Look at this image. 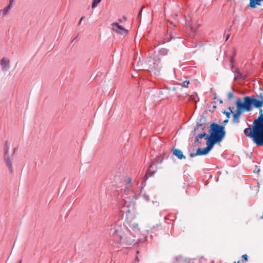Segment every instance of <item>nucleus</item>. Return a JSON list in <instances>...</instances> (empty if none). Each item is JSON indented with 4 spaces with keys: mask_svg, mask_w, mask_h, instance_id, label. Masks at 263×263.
Instances as JSON below:
<instances>
[{
    "mask_svg": "<svg viewBox=\"0 0 263 263\" xmlns=\"http://www.w3.org/2000/svg\"><path fill=\"white\" fill-rule=\"evenodd\" d=\"M109 234L117 239L118 243L130 246L135 242V236L120 221L117 222L109 231Z\"/></svg>",
    "mask_w": 263,
    "mask_h": 263,
    "instance_id": "f257e3e1",
    "label": "nucleus"
},
{
    "mask_svg": "<svg viewBox=\"0 0 263 263\" xmlns=\"http://www.w3.org/2000/svg\"><path fill=\"white\" fill-rule=\"evenodd\" d=\"M260 116L255 120L253 124L255 126L252 128L249 126L244 130L245 135L253 139L254 143L258 146L263 145V114L262 109H259Z\"/></svg>",
    "mask_w": 263,
    "mask_h": 263,
    "instance_id": "f03ea898",
    "label": "nucleus"
},
{
    "mask_svg": "<svg viewBox=\"0 0 263 263\" xmlns=\"http://www.w3.org/2000/svg\"><path fill=\"white\" fill-rule=\"evenodd\" d=\"M162 68V64L159 58L149 57L142 64V68L144 70L153 73L155 76H159Z\"/></svg>",
    "mask_w": 263,
    "mask_h": 263,
    "instance_id": "7ed1b4c3",
    "label": "nucleus"
},
{
    "mask_svg": "<svg viewBox=\"0 0 263 263\" xmlns=\"http://www.w3.org/2000/svg\"><path fill=\"white\" fill-rule=\"evenodd\" d=\"M209 132L210 136L220 142L223 140L226 135L224 127L216 123H213L211 124Z\"/></svg>",
    "mask_w": 263,
    "mask_h": 263,
    "instance_id": "20e7f679",
    "label": "nucleus"
},
{
    "mask_svg": "<svg viewBox=\"0 0 263 263\" xmlns=\"http://www.w3.org/2000/svg\"><path fill=\"white\" fill-rule=\"evenodd\" d=\"M243 102L249 111L252 110V106L259 108L263 106V95L260 94L259 99L255 98L254 96L245 97Z\"/></svg>",
    "mask_w": 263,
    "mask_h": 263,
    "instance_id": "39448f33",
    "label": "nucleus"
},
{
    "mask_svg": "<svg viewBox=\"0 0 263 263\" xmlns=\"http://www.w3.org/2000/svg\"><path fill=\"white\" fill-rule=\"evenodd\" d=\"M236 105L237 107V110L235 113L233 114V122L236 123L239 122V118L243 111H249L247 109L245 104L242 102L240 99H238L236 102Z\"/></svg>",
    "mask_w": 263,
    "mask_h": 263,
    "instance_id": "423d86ee",
    "label": "nucleus"
},
{
    "mask_svg": "<svg viewBox=\"0 0 263 263\" xmlns=\"http://www.w3.org/2000/svg\"><path fill=\"white\" fill-rule=\"evenodd\" d=\"M9 149V145L7 141H5L4 145V161L6 164V165L10 171L12 173L13 172V167L11 162V159L9 156L8 152Z\"/></svg>",
    "mask_w": 263,
    "mask_h": 263,
    "instance_id": "0eeeda50",
    "label": "nucleus"
},
{
    "mask_svg": "<svg viewBox=\"0 0 263 263\" xmlns=\"http://www.w3.org/2000/svg\"><path fill=\"white\" fill-rule=\"evenodd\" d=\"M111 25L112 30L119 34L124 35L127 34L128 32L126 29L120 25L118 23H112Z\"/></svg>",
    "mask_w": 263,
    "mask_h": 263,
    "instance_id": "6e6552de",
    "label": "nucleus"
},
{
    "mask_svg": "<svg viewBox=\"0 0 263 263\" xmlns=\"http://www.w3.org/2000/svg\"><path fill=\"white\" fill-rule=\"evenodd\" d=\"M205 140H206V147L210 151L211 149H212L214 145L216 143H219L218 140H216L215 139L212 138L211 136H207L206 137Z\"/></svg>",
    "mask_w": 263,
    "mask_h": 263,
    "instance_id": "1a4fd4ad",
    "label": "nucleus"
},
{
    "mask_svg": "<svg viewBox=\"0 0 263 263\" xmlns=\"http://www.w3.org/2000/svg\"><path fill=\"white\" fill-rule=\"evenodd\" d=\"M10 60L7 58H3L0 60V65L3 71H7L10 68Z\"/></svg>",
    "mask_w": 263,
    "mask_h": 263,
    "instance_id": "9d476101",
    "label": "nucleus"
},
{
    "mask_svg": "<svg viewBox=\"0 0 263 263\" xmlns=\"http://www.w3.org/2000/svg\"><path fill=\"white\" fill-rule=\"evenodd\" d=\"M173 154L179 159H185V156L183 154L182 151L178 148L173 149Z\"/></svg>",
    "mask_w": 263,
    "mask_h": 263,
    "instance_id": "9b49d317",
    "label": "nucleus"
},
{
    "mask_svg": "<svg viewBox=\"0 0 263 263\" xmlns=\"http://www.w3.org/2000/svg\"><path fill=\"white\" fill-rule=\"evenodd\" d=\"M197 154L198 155H205L207 154L210 151L205 147L203 148H198L197 149Z\"/></svg>",
    "mask_w": 263,
    "mask_h": 263,
    "instance_id": "f8f14e48",
    "label": "nucleus"
},
{
    "mask_svg": "<svg viewBox=\"0 0 263 263\" xmlns=\"http://www.w3.org/2000/svg\"><path fill=\"white\" fill-rule=\"evenodd\" d=\"M263 0H250L249 6L251 8H255L257 5H260V2Z\"/></svg>",
    "mask_w": 263,
    "mask_h": 263,
    "instance_id": "ddd939ff",
    "label": "nucleus"
},
{
    "mask_svg": "<svg viewBox=\"0 0 263 263\" xmlns=\"http://www.w3.org/2000/svg\"><path fill=\"white\" fill-rule=\"evenodd\" d=\"M233 72L236 73L237 74V76L235 77V79H236V78L245 79L246 78V76L241 73V72L239 70V69L237 68H236L235 70L233 71Z\"/></svg>",
    "mask_w": 263,
    "mask_h": 263,
    "instance_id": "4468645a",
    "label": "nucleus"
},
{
    "mask_svg": "<svg viewBox=\"0 0 263 263\" xmlns=\"http://www.w3.org/2000/svg\"><path fill=\"white\" fill-rule=\"evenodd\" d=\"M11 7V3H9V5L6 7L3 10H2L3 12V16H4L7 14Z\"/></svg>",
    "mask_w": 263,
    "mask_h": 263,
    "instance_id": "2eb2a0df",
    "label": "nucleus"
},
{
    "mask_svg": "<svg viewBox=\"0 0 263 263\" xmlns=\"http://www.w3.org/2000/svg\"><path fill=\"white\" fill-rule=\"evenodd\" d=\"M168 53V50L166 48H161L159 51V53L163 56L166 55Z\"/></svg>",
    "mask_w": 263,
    "mask_h": 263,
    "instance_id": "dca6fc26",
    "label": "nucleus"
},
{
    "mask_svg": "<svg viewBox=\"0 0 263 263\" xmlns=\"http://www.w3.org/2000/svg\"><path fill=\"white\" fill-rule=\"evenodd\" d=\"M199 128L203 130L205 128V126L203 124L198 122L197 123V127L195 128L194 131L198 130Z\"/></svg>",
    "mask_w": 263,
    "mask_h": 263,
    "instance_id": "f3484780",
    "label": "nucleus"
},
{
    "mask_svg": "<svg viewBox=\"0 0 263 263\" xmlns=\"http://www.w3.org/2000/svg\"><path fill=\"white\" fill-rule=\"evenodd\" d=\"M152 167H153V164L150 165L149 167L148 168V169L147 170V174L149 177L152 176L155 173V171H151V168Z\"/></svg>",
    "mask_w": 263,
    "mask_h": 263,
    "instance_id": "a211bd4d",
    "label": "nucleus"
},
{
    "mask_svg": "<svg viewBox=\"0 0 263 263\" xmlns=\"http://www.w3.org/2000/svg\"><path fill=\"white\" fill-rule=\"evenodd\" d=\"M207 136H209V135H208L205 132H203L202 133H200V134H198L196 137H197V138H205V139L206 138V137Z\"/></svg>",
    "mask_w": 263,
    "mask_h": 263,
    "instance_id": "6ab92c4d",
    "label": "nucleus"
},
{
    "mask_svg": "<svg viewBox=\"0 0 263 263\" xmlns=\"http://www.w3.org/2000/svg\"><path fill=\"white\" fill-rule=\"evenodd\" d=\"M101 0H93L92 4V8H95L97 7L98 4L100 3Z\"/></svg>",
    "mask_w": 263,
    "mask_h": 263,
    "instance_id": "aec40b11",
    "label": "nucleus"
},
{
    "mask_svg": "<svg viewBox=\"0 0 263 263\" xmlns=\"http://www.w3.org/2000/svg\"><path fill=\"white\" fill-rule=\"evenodd\" d=\"M142 197L146 201H147V202L149 201L150 198L149 197V196L147 194H144L142 195Z\"/></svg>",
    "mask_w": 263,
    "mask_h": 263,
    "instance_id": "412c9836",
    "label": "nucleus"
},
{
    "mask_svg": "<svg viewBox=\"0 0 263 263\" xmlns=\"http://www.w3.org/2000/svg\"><path fill=\"white\" fill-rule=\"evenodd\" d=\"M190 83V81H184L182 84V87H186V88H187L188 87V85Z\"/></svg>",
    "mask_w": 263,
    "mask_h": 263,
    "instance_id": "4be33fe9",
    "label": "nucleus"
},
{
    "mask_svg": "<svg viewBox=\"0 0 263 263\" xmlns=\"http://www.w3.org/2000/svg\"><path fill=\"white\" fill-rule=\"evenodd\" d=\"M228 98L229 100H231L234 98V94L233 91H230L228 93Z\"/></svg>",
    "mask_w": 263,
    "mask_h": 263,
    "instance_id": "5701e85b",
    "label": "nucleus"
},
{
    "mask_svg": "<svg viewBox=\"0 0 263 263\" xmlns=\"http://www.w3.org/2000/svg\"><path fill=\"white\" fill-rule=\"evenodd\" d=\"M187 26L188 27L190 28V29L192 32H195L196 31V29L193 26H192L191 24H187Z\"/></svg>",
    "mask_w": 263,
    "mask_h": 263,
    "instance_id": "b1692460",
    "label": "nucleus"
},
{
    "mask_svg": "<svg viewBox=\"0 0 263 263\" xmlns=\"http://www.w3.org/2000/svg\"><path fill=\"white\" fill-rule=\"evenodd\" d=\"M223 113L226 115L227 118H230L231 116V112L224 111Z\"/></svg>",
    "mask_w": 263,
    "mask_h": 263,
    "instance_id": "393cba45",
    "label": "nucleus"
},
{
    "mask_svg": "<svg viewBox=\"0 0 263 263\" xmlns=\"http://www.w3.org/2000/svg\"><path fill=\"white\" fill-rule=\"evenodd\" d=\"M248 255L247 254H243L242 255V260H245L246 261H247L248 260Z\"/></svg>",
    "mask_w": 263,
    "mask_h": 263,
    "instance_id": "a878e982",
    "label": "nucleus"
},
{
    "mask_svg": "<svg viewBox=\"0 0 263 263\" xmlns=\"http://www.w3.org/2000/svg\"><path fill=\"white\" fill-rule=\"evenodd\" d=\"M196 156H198V154H197V152L195 153H190V156L192 158Z\"/></svg>",
    "mask_w": 263,
    "mask_h": 263,
    "instance_id": "bb28decb",
    "label": "nucleus"
},
{
    "mask_svg": "<svg viewBox=\"0 0 263 263\" xmlns=\"http://www.w3.org/2000/svg\"><path fill=\"white\" fill-rule=\"evenodd\" d=\"M144 7H142L141 8V9H140V10L139 11V13H138V14L137 15V18H139V17H140V15L142 13V12L143 11V9Z\"/></svg>",
    "mask_w": 263,
    "mask_h": 263,
    "instance_id": "cd10ccee",
    "label": "nucleus"
},
{
    "mask_svg": "<svg viewBox=\"0 0 263 263\" xmlns=\"http://www.w3.org/2000/svg\"><path fill=\"white\" fill-rule=\"evenodd\" d=\"M233 108H234V107H232L231 106H229L228 107V109L230 110L229 112H231V113L234 114V112L233 111Z\"/></svg>",
    "mask_w": 263,
    "mask_h": 263,
    "instance_id": "c85d7f7f",
    "label": "nucleus"
},
{
    "mask_svg": "<svg viewBox=\"0 0 263 263\" xmlns=\"http://www.w3.org/2000/svg\"><path fill=\"white\" fill-rule=\"evenodd\" d=\"M234 58L231 57L230 59V64H234Z\"/></svg>",
    "mask_w": 263,
    "mask_h": 263,
    "instance_id": "c756f323",
    "label": "nucleus"
},
{
    "mask_svg": "<svg viewBox=\"0 0 263 263\" xmlns=\"http://www.w3.org/2000/svg\"><path fill=\"white\" fill-rule=\"evenodd\" d=\"M195 142H197L198 143H200V142L199 141V138H197V137L196 136L195 138Z\"/></svg>",
    "mask_w": 263,
    "mask_h": 263,
    "instance_id": "7c9ffc66",
    "label": "nucleus"
},
{
    "mask_svg": "<svg viewBox=\"0 0 263 263\" xmlns=\"http://www.w3.org/2000/svg\"><path fill=\"white\" fill-rule=\"evenodd\" d=\"M229 122L228 118L223 121V124H226Z\"/></svg>",
    "mask_w": 263,
    "mask_h": 263,
    "instance_id": "2f4dec72",
    "label": "nucleus"
},
{
    "mask_svg": "<svg viewBox=\"0 0 263 263\" xmlns=\"http://www.w3.org/2000/svg\"><path fill=\"white\" fill-rule=\"evenodd\" d=\"M83 18H84L83 17H82L80 18V21H79V25H80V24H81V22H82V20H83Z\"/></svg>",
    "mask_w": 263,
    "mask_h": 263,
    "instance_id": "473e14b6",
    "label": "nucleus"
},
{
    "mask_svg": "<svg viewBox=\"0 0 263 263\" xmlns=\"http://www.w3.org/2000/svg\"><path fill=\"white\" fill-rule=\"evenodd\" d=\"M139 259L138 257V256H136V257H135V262H139Z\"/></svg>",
    "mask_w": 263,
    "mask_h": 263,
    "instance_id": "72a5a7b5",
    "label": "nucleus"
},
{
    "mask_svg": "<svg viewBox=\"0 0 263 263\" xmlns=\"http://www.w3.org/2000/svg\"><path fill=\"white\" fill-rule=\"evenodd\" d=\"M236 51H235V50H234V53L233 54V55H232V57H233V58H234V57H235V56L236 55Z\"/></svg>",
    "mask_w": 263,
    "mask_h": 263,
    "instance_id": "f704fd0d",
    "label": "nucleus"
},
{
    "mask_svg": "<svg viewBox=\"0 0 263 263\" xmlns=\"http://www.w3.org/2000/svg\"><path fill=\"white\" fill-rule=\"evenodd\" d=\"M16 149V148H14L13 149V153H12V157H13V154H14V153H15V152Z\"/></svg>",
    "mask_w": 263,
    "mask_h": 263,
    "instance_id": "c9c22d12",
    "label": "nucleus"
},
{
    "mask_svg": "<svg viewBox=\"0 0 263 263\" xmlns=\"http://www.w3.org/2000/svg\"><path fill=\"white\" fill-rule=\"evenodd\" d=\"M230 65H231V69H232V70H233V68L234 67V64H230Z\"/></svg>",
    "mask_w": 263,
    "mask_h": 263,
    "instance_id": "e433bc0d",
    "label": "nucleus"
},
{
    "mask_svg": "<svg viewBox=\"0 0 263 263\" xmlns=\"http://www.w3.org/2000/svg\"><path fill=\"white\" fill-rule=\"evenodd\" d=\"M229 37H230V34H227V35L226 36V41H227Z\"/></svg>",
    "mask_w": 263,
    "mask_h": 263,
    "instance_id": "4c0bfd02",
    "label": "nucleus"
},
{
    "mask_svg": "<svg viewBox=\"0 0 263 263\" xmlns=\"http://www.w3.org/2000/svg\"><path fill=\"white\" fill-rule=\"evenodd\" d=\"M218 101L220 104H222L223 103V101L221 99H219Z\"/></svg>",
    "mask_w": 263,
    "mask_h": 263,
    "instance_id": "58836bf2",
    "label": "nucleus"
},
{
    "mask_svg": "<svg viewBox=\"0 0 263 263\" xmlns=\"http://www.w3.org/2000/svg\"><path fill=\"white\" fill-rule=\"evenodd\" d=\"M14 0H10L9 3H11V4L13 3Z\"/></svg>",
    "mask_w": 263,
    "mask_h": 263,
    "instance_id": "ea45409f",
    "label": "nucleus"
},
{
    "mask_svg": "<svg viewBox=\"0 0 263 263\" xmlns=\"http://www.w3.org/2000/svg\"><path fill=\"white\" fill-rule=\"evenodd\" d=\"M130 182H131V180L130 179H129V180H128V183H130Z\"/></svg>",
    "mask_w": 263,
    "mask_h": 263,
    "instance_id": "a19ab883",
    "label": "nucleus"
},
{
    "mask_svg": "<svg viewBox=\"0 0 263 263\" xmlns=\"http://www.w3.org/2000/svg\"><path fill=\"white\" fill-rule=\"evenodd\" d=\"M235 263H241L240 261H238L237 262H235Z\"/></svg>",
    "mask_w": 263,
    "mask_h": 263,
    "instance_id": "79ce46f5",
    "label": "nucleus"
},
{
    "mask_svg": "<svg viewBox=\"0 0 263 263\" xmlns=\"http://www.w3.org/2000/svg\"><path fill=\"white\" fill-rule=\"evenodd\" d=\"M76 39H77V37H76L73 40V41H76Z\"/></svg>",
    "mask_w": 263,
    "mask_h": 263,
    "instance_id": "37998d69",
    "label": "nucleus"
},
{
    "mask_svg": "<svg viewBox=\"0 0 263 263\" xmlns=\"http://www.w3.org/2000/svg\"><path fill=\"white\" fill-rule=\"evenodd\" d=\"M214 97H215L214 99H215L216 98V93H215Z\"/></svg>",
    "mask_w": 263,
    "mask_h": 263,
    "instance_id": "c03bdc74",
    "label": "nucleus"
},
{
    "mask_svg": "<svg viewBox=\"0 0 263 263\" xmlns=\"http://www.w3.org/2000/svg\"><path fill=\"white\" fill-rule=\"evenodd\" d=\"M19 263H22V260H20Z\"/></svg>",
    "mask_w": 263,
    "mask_h": 263,
    "instance_id": "a18cd8bd",
    "label": "nucleus"
},
{
    "mask_svg": "<svg viewBox=\"0 0 263 263\" xmlns=\"http://www.w3.org/2000/svg\"><path fill=\"white\" fill-rule=\"evenodd\" d=\"M170 24H171V25H173V23H172V22H170Z\"/></svg>",
    "mask_w": 263,
    "mask_h": 263,
    "instance_id": "49530a36",
    "label": "nucleus"
},
{
    "mask_svg": "<svg viewBox=\"0 0 263 263\" xmlns=\"http://www.w3.org/2000/svg\"><path fill=\"white\" fill-rule=\"evenodd\" d=\"M216 106H213V108H216Z\"/></svg>",
    "mask_w": 263,
    "mask_h": 263,
    "instance_id": "de8ad7c7",
    "label": "nucleus"
},
{
    "mask_svg": "<svg viewBox=\"0 0 263 263\" xmlns=\"http://www.w3.org/2000/svg\"><path fill=\"white\" fill-rule=\"evenodd\" d=\"M133 263H135V262H133Z\"/></svg>",
    "mask_w": 263,
    "mask_h": 263,
    "instance_id": "09e8293b",
    "label": "nucleus"
}]
</instances>
